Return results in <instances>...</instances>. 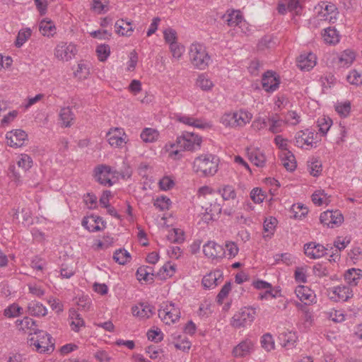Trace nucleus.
<instances>
[{
    "mask_svg": "<svg viewBox=\"0 0 362 362\" xmlns=\"http://www.w3.org/2000/svg\"><path fill=\"white\" fill-rule=\"evenodd\" d=\"M308 170L314 177H317L322 171V163L317 158H313L311 161H308Z\"/></svg>",
    "mask_w": 362,
    "mask_h": 362,
    "instance_id": "obj_44",
    "label": "nucleus"
},
{
    "mask_svg": "<svg viewBox=\"0 0 362 362\" xmlns=\"http://www.w3.org/2000/svg\"><path fill=\"white\" fill-rule=\"evenodd\" d=\"M147 337L149 340L158 342L163 339V333L159 329H150L147 332Z\"/></svg>",
    "mask_w": 362,
    "mask_h": 362,
    "instance_id": "obj_63",
    "label": "nucleus"
},
{
    "mask_svg": "<svg viewBox=\"0 0 362 362\" xmlns=\"http://www.w3.org/2000/svg\"><path fill=\"white\" fill-rule=\"evenodd\" d=\"M253 349V343L250 340L240 342L233 350V354L235 357H243L249 354Z\"/></svg>",
    "mask_w": 362,
    "mask_h": 362,
    "instance_id": "obj_22",
    "label": "nucleus"
},
{
    "mask_svg": "<svg viewBox=\"0 0 362 362\" xmlns=\"http://www.w3.org/2000/svg\"><path fill=\"white\" fill-rule=\"evenodd\" d=\"M284 122L285 124L296 125L300 122V116L295 111H289L285 116Z\"/></svg>",
    "mask_w": 362,
    "mask_h": 362,
    "instance_id": "obj_55",
    "label": "nucleus"
},
{
    "mask_svg": "<svg viewBox=\"0 0 362 362\" xmlns=\"http://www.w3.org/2000/svg\"><path fill=\"white\" fill-rule=\"evenodd\" d=\"M132 310L134 316L139 317L141 319H146L153 314L154 307L148 303H142L134 306Z\"/></svg>",
    "mask_w": 362,
    "mask_h": 362,
    "instance_id": "obj_18",
    "label": "nucleus"
},
{
    "mask_svg": "<svg viewBox=\"0 0 362 362\" xmlns=\"http://www.w3.org/2000/svg\"><path fill=\"white\" fill-rule=\"evenodd\" d=\"M30 36L31 30L30 28L20 30L16 37L15 45L17 47H21L30 38Z\"/></svg>",
    "mask_w": 362,
    "mask_h": 362,
    "instance_id": "obj_45",
    "label": "nucleus"
},
{
    "mask_svg": "<svg viewBox=\"0 0 362 362\" xmlns=\"http://www.w3.org/2000/svg\"><path fill=\"white\" fill-rule=\"evenodd\" d=\"M336 111L341 116L346 117L351 110L350 102H345L344 103L338 104L335 107Z\"/></svg>",
    "mask_w": 362,
    "mask_h": 362,
    "instance_id": "obj_57",
    "label": "nucleus"
},
{
    "mask_svg": "<svg viewBox=\"0 0 362 362\" xmlns=\"http://www.w3.org/2000/svg\"><path fill=\"white\" fill-rule=\"evenodd\" d=\"M174 184V181L169 177H164L159 182L160 187L163 190L170 189Z\"/></svg>",
    "mask_w": 362,
    "mask_h": 362,
    "instance_id": "obj_64",
    "label": "nucleus"
},
{
    "mask_svg": "<svg viewBox=\"0 0 362 362\" xmlns=\"http://www.w3.org/2000/svg\"><path fill=\"white\" fill-rule=\"evenodd\" d=\"M317 124L319 131L323 134H326L331 127L332 120L329 118L322 117L318 119Z\"/></svg>",
    "mask_w": 362,
    "mask_h": 362,
    "instance_id": "obj_54",
    "label": "nucleus"
},
{
    "mask_svg": "<svg viewBox=\"0 0 362 362\" xmlns=\"http://www.w3.org/2000/svg\"><path fill=\"white\" fill-rule=\"evenodd\" d=\"M316 56L313 53L303 54L297 58V65L300 70L309 71L316 64Z\"/></svg>",
    "mask_w": 362,
    "mask_h": 362,
    "instance_id": "obj_16",
    "label": "nucleus"
},
{
    "mask_svg": "<svg viewBox=\"0 0 362 362\" xmlns=\"http://www.w3.org/2000/svg\"><path fill=\"white\" fill-rule=\"evenodd\" d=\"M202 208L205 212L203 214L202 220L209 223L214 220L221 213V206L217 202L214 196L208 197L205 200H202Z\"/></svg>",
    "mask_w": 362,
    "mask_h": 362,
    "instance_id": "obj_5",
    "label": "nucleus"
},
{
    "mask_svg": "<svg viewBox=\"0 0 362 362\" xmlns=\"http://www.w3.org/2000/svg\"><path fill=\"white\" fill-rule=\"evenodd\" d=\"M17 163H18V167L21 168L22 169H23L25 171L31 168L33 160L29 156L25 154V155H22L21 158H20V160L18 161Z\"/></svg>",
    "mask_w": 362,
    "mask_h": 362,
    "instance_id": "obj_56",
    "label": "nucleus"
},
{
    "mask_svg": "<svg viewBox=\"0 0 362 362\" xmlns=\"http://www.w3.org/2000/svg\"><path fill=\"white\" fill-rule=\"evenodd\" d=\"M76 52L74 45L62 42L56 47L54 55L58 59L67 62L75 56Z\"/></svg>",
    "mask_w": 362,
    "mask_h": 362,
    "instance_id": "obj_9",
    "label": "nucleus"
},
{
    "mask_svg": "<svg viewBox=\"0 0 362 362\" xmlns=\"http://www.w3.org/2000/svg\"><path fill=\"white\" fill-rule=\"evenodd\" d=\"M226 255L228 258L234 257L238 252V247L234 242H228L226 243Z\"/></svg>",
    "mask_w": 362,
    "mask_h": 362,
    "instance_id": "obj_59",
    "label": "nucleus"
},
{
    "mask_svg": "<svg viewBox=\"0 0 362 362\" xmlns=\"http://www.w3.org/2000/svg\"><path fill=\"white\" fill-rule=\"evenodd\" d=\"M16 323L19 331L28 333L30 335L37 334L39 330L37 328L35 321L29 317H25L22 320H18Z\"/></svg>",
    "mask_w": 362,
    "mask_h": 362,
    "instance_id": "obj_15",
    "label": "nucleus"
},
{
    "mask_svg": "<svg viewBox=\"0 0 362 362\" xmlns=\"http://www.w3.org/2000/svg\"><path fill=\"white\" fill-rule=\"evenodd\" d=\"M96 53L100 62H105L110 54V48L108 45L102 44L97 47Z\"/></svg>",
    "mask_w": 362,
    "mask_h": 362,
    "instance_id": "obj_47",
    "label": "nucleus"
},
{
    "mask_svg": "<svg viewBox=\"0 0 362 362\" xmlns=\"http://www.w3.org/2000/svg\"><path fill=\"white\" fill-rule=\"evenodd\" d=\"M36 337H31L28 339V343L30 346L35 348L40 353L48 352L54 349V344L52 342L50 334L45 333L42 330H38Z\"/></svg>",
    "mask_w": 362,
    "mask_h": 362,
    "instance_id": "obj_4",
    "label": "nucleus"
},
{
    "mask_svg": "<svg viewBox=\"0 0 362 362\" xmlns=\"http://www.w3.org/2000/svg\"><path fill=\"white\" fill-rule=\"evenodd\" d=\"M355 57L356 55L354 52L346 50L341 54V57H339V62L344 66H348L355 59Z\"/></svg>",
    "mask_w": 362,
    "mask_h": 362,
    "instance_id": "obj_52",
    "label": "nucleus"
},
{
    "mask_svg": "<svg viewBox=\"0 0 362 362\" xmlns=\"http://www.w3.org/2000/svg\"><path fill=\"white\" fill-rule=\"evenodd\" d=\"M95 178L101 185L112 186V179L115 177L112 168L109 165H100L95 168Z\"/></svg>",
    "mask_w": 362,
    "mask_h": 362,
    "instance_id": "obj_8",
    "label": "nucleus"
},
{
    "mask_svg": "<svg viewBox=\"0 0 362 362\" xmlns=\"http://www.w3.org/2000/svg\"><path fill=\"white\" fill-rule=\"evenodd\" d=\"M295 293L299 300L304 303L305 305L313 301V292L312 291L304 286H298L295 290Z\"/></svg>",
    "mask_w": 362,
    "mask_h": 362,
    "instance_id": "obj_25",
    "label": "nucleus"
},
{
    "mask_svg": "<svg viewBox=\"0 0 362 362\" xmlns=\"http://www.w3.org/2000/svg\"><path fill=\"white\" fill-rule=\"evenodd\" d=\"M250 160L258 167H262L266 161L265 156L258 149H252L247 152Z\"/></svg>",
    "mask_w": 362,
    "mask_h": 362,
    "instance_id": "obj_32",
    "label": "nucleus"
},
{
    "mask_svg": "<svg viewBox=\"0 0 362 362\" xmlns=\"http://www.w3.org/2000/svg\"><path fill=\"white\" fill-rule=\"evenodd\" d=\"M253 286L257 289H265L266 291L263 294H260V298H268L269 297L273 298L275 297V295L272 293V285L264 281L257 280L253 282Z\"/></svg>",
    "mask_w": 362,
    "mask_h": 362,
    "instance_id": "obj_30",
    "label": "nucleus"
},
{
    "mask_svg": "<svg viewBox=\"0 0 362 362\" xmlns=\"http://www.w3.org/2000/svg\"><path fill=\"white\" fill-rule=\"evenodd\" d=\"M362 271L358 269L352 268L346 272L344 274L345 280L351 285H357L358 280L362 276Z\"/></svg>",
    "mask_w": 362,
    "mask_h": 362,
    "instance_id": "obj_33",
    "label": "nucleus"
},
{
    "mask_svg": "<svg viewBox=\"0 0 362 362\" xmlns=\"http://www.w3.org/2000/svg\"><path fill=\"white\" fill-rule=\"evenodd\" d=\"M324 40L328 44H336L339 41V35L336 29L327 28L324 30Z\"/></svg>",
    "mask_w": 362,
    "mask_h": 362,
    "instance_id": "obj_35",
    "label": "nucleus"
},
{
    "mask_svg": "<svg viewBox=\"0 0 362 362\" xmlns=\"http://www.w3.org/2000/svg\"><path fill=\"white\" fill-rule=\"evenodd\" d=\"M124 131L122 128L111 129L107 133V141L111 146L113 147H122L125 144Z\"/></svg>",
    "mask_w": 362,
    "mask_h": 362,
    "instance_id": "obj_14",
    "label": "nucleus"
},
{
    "mask_svg": "<svg viewBox=\"0 0 362 362\" xmlns=\"http://www.w3.org/2000/svg\"><path fill=\"white\" fill-rule=\"evenodd\" d=\"M178 121L189 126H193L197 128L204 129L207 124L202 123L200 119L188 116H180L177 117Z\"/></svg>",
    "mask_w": 362,
    "mask_h": 362,
    "instance_id": "obj_40",
    "label": "nucleus"
},
{
    "mask_svg": "<svg viewBox=\"0 0 362 362\" xmlns=\"http://www.w3.org/2000/svg\"><path fill=\"white\" fill-rule=\"evenodd\" d=\"M279 339L281 340V344L284 347H286L287 349H290L294 347L296 341V337L294 333H282L279 336Z\"/></svg>",
    "mask_w": 362,
    "mask_h": 362,
    "instance_id": "obj_34",
    "label": "nucleus"
},
{
    "mask_svg": "<svg viewBox=\"0 0 362 362\" xmlns=\"http://www.w3.org/2000/svg\"><path fill=\"white\" fill-rule=\"evenodd\" d=\"M327 250V247L314 242L307 243L304 245L305 255L312 259H317L323 257L327 254L326 251Z\"/></svg>",
    "mask_w": 362,
    "mask_h": 362,
    "instance_id": "obj_13",
    "label": "nucleus"
},
{
    "mask_svg": "<svg viewBox=\"0 0 362 362\" xmlns=\"http://www.w3.org/2000/svg\"><path fill=\"white\" fill-rule=\"evenodd\" d=\"M236 117L238 122V127H242L250 122L252 115L247 111L240 110L236 112Z\"/></svg>",
    "mask_w": 362,
    "mask_h": 362,
    "instance_id": "obj_42",
    "label": "nucleus"
},
{
    "mask_svg": "<svg viewBox=\"0 0 362 362\" xmlns=\"http://www.w3.org/2000/svg\"><path fill=\"white\" fill-rule=\"evenodd\" d=\"M231 290L230 282H226L218 293L216 299L218 304H222L225 298L227 297Z\"/></svg>",
    "mask_w": 362,
    "mask_h": 362,
    "instance_id": "obj_53",
    "label": "nucleus"
},
{
    "mask_svg": "<svg viewBox=\"0 0 362 362\" xmlns=\"http://www.w3.org/2000/svg\"><path fill=\"white\" fill-rule=\"evenodd\" d=\"M261 344L267 351H270L274 349V341L270 334H265L262 336Z\"/></svg>",
    "mask_w": 362,
    "mask_h": 362,
    "instance_id": "obj_50",
    "label": "nucleus"
},
{
    "mask_svg": "<svg viewBox=\"0 0 362 362\" xmlns=\"http://www.w3.org/2000/svg\"><path fill=\"white\" fill-rule=\"evenodd\" d=\"M352 291L346 286H338L334 287L333 294L335 296H332V298L337 297L338 300L346 301L352 296Z\"/></svg>",
    "mask_w": 362,
    "mask_h": 362,
    "instance_id": "obj_27",
    "label": "nucleus"
},
{
    "mask_svg": "<svg viewBox=\"0 0 362 362\" xmlns=\"http://www.w3.org/2000/svg\"><path fill=\"white\" fill-rule=\"evenodd\" d=\"M224 200L234 199L236 197L235 189L231 185H224L222 189H218Z\"/></svg>",
    "mask_w": 362,
    "mask_h": 362,
    "instance_id": "obj_48",
    "label": "nucleus"
},
{
    "mask_svg": "<svg viewBox=\"0 0 362 362\" xmlns=\"http://www.w3.org/2000/svg\"><path fill=\"white\" fill-rule=\"evenodd\" d=\"M236 119V112L225 113L221 119V122L226 127L236 128L238 124Z\"/></svg>",
    "mask_w": 362,
    "mask_h": 362,
    "instance_id": "obj_39",
    "label": "nucleus"
},
{
    "mask_svg": "<svg viewBox=\"0 0 362 362\" xmlns=\"http://www.w3.org/2000/svg\"><path fill=\"white\" fill-rule=\"evenodd\" d=\"M158 317L166 325H170L180 319V310L173 302L163 303L158 310Z\"/></svg>",
    "mask_w": 362,
    "mask_h": 362,
    "instance_id": "obj_6",
    "label": "nucleus"
},
{
    "mask_svg": "<svg viewBox=\"0 0 362 362\" xmlns=\"http://www.w3.org/2000/svg\"><path fill=\"white\" fill-rule=\"evenodd\" d=\"M70 317L72 319L71 325L72 326V329L74 331L78 332L80 327L84 326L83 320L76 310L71 311Z\"/></svg>",
    "mask_w": 362,
    "mask_h": 362,
    "instance_id": "obj_46",
    "label": "nucleus"
},
{
    "mask_svg": "<svg viewBox=\"0 0 362 362\" xmlns=\"http://www.w3.org/2000/svg\"><path fill=\"white\" fill-rule=\"evenodd\" d=\"M159 134L157 130L151 128H146L141 133V139L146 143H151L156 141Z\"/></svg>",
    "mask_w": 362,
    "mask_h": 362,
    "instance_id": "obj_37",
    "label": "nucleus"
},
{
    "mask_svg": "<svg viewBox=\"0 0 362 362\" xmlns=\"http://www.w3.org/2000/svg\"><path fill=\"white\" fill-rule=\"evenodd\" d=\"M59 118L63 127H71L74 119V113L71 108L69 107L62 108L59 112Z\"/></svg>",
    "mask_w": 362,
    "mask_h": 362,
    "instance_id": "obj_28",
    "label": "nucleus"
},
{
    "mask_svg": "<svg viewBox=\"0 0 362 362\" xmlns=\"http://www.w3.org/2000/svg\"><path fill=\"white\" fill-rule=\"evenodd\" d=\"M164 38L166 42L169 43L170 45L171 43L177 42V33L175 30L172 28H168L164 30L163 32Z\"/></svg>",
    "mask_w": 362,
    "mask_h": 362,
    "instance_id": "obj_60",
    "label": "nucleus"
},
{
    "mask_svg": "<svg viewBox=\"0 0 362 362\" xmlns=\"http://www.w3.org/2000/svg\"><path fill=\"white\" fill-rule=\"evenodd\" d=\"M115 28L116 33L123 36H131L134 30L132 23L124 19L117 21Z\"/></svg>",
    "mask_w": 362,
    "mask_h": 362,
    "instance_id": "obj_23",
    "label": "nucleus"
},
{
    "mask_svg": "<svg viewBox=\"0 0 362 362\" xmlns=\"http://www.w3.org/2000/svg\"><path fill=\"white\" fill-rule=\"evenodd\" d=\"M167 239L170 243H181L184 241V232L179 228H173L168 231Z\"/></svg>",
    "mask_w": 362,
    "mask_h": 362,
    "instance_id": "obj_36",
    "label": "nucleus"
},
{
    "mask_svg": "<svg viewBox=\"0 0 362 362\" xmlns=\"http://www.w3.org/2000/svg\"><path fill=\"white\" fill-rule=\"evenodd\" d=\"M28 135L22 129H15L6 133L7 144L13 148L21 147L26 140Z\"/></svg>",
    "mask_w": 362,
    "mask_h": 362,
    "instance_id": "obj_11",
    "label": "nucleus"
},
{
    "mask_svg": "<svg viewBox=\"0 0 362 362\" xmlns=\"http://www.w3.org/2000/svg\"><path fill=\"white\" fill-rule=\"evenodd\" d=\"M266 197V194L258 187L254 188L250 192V198L256 204L262 203Z\"/></svg>",
    "mask_w": 362,
    "mask_h": 362,
    "instance_id": "obj_49",
    "label": "nucleus"
},
{
    "mask_svg": "<svg viewBox=\"0 0 362 362\" xmlns=\"http://www.w3.org/2000/svg\"><path fill=\"white\" fill-rule=\"evenodd\" d=\"M219 159L214 155L205 154L195 158L193 168L204 176H212L218 171Z\"/></svg>",
    "mask_w": 362,
    "mask_h": 362,
    "instance_id": "obj_1",
    "label": "nucleus"
},
{
    "mask_svg": "<svg viewBox=\"0 0 362 362\" xmlns=\"http://www.w3.org/2000/svg\"><path fill=\"white\" fill-rule=\"evenodd\" d=\"M256 314L255 308L245 307L233 315L231 325L235 328H240L250 325L254 321Z\"/></svg>",
    "mask_w": 362,
    "mask_h": 362,
    "instance_id": "obj_7",
    "label": "nucleus"
},
{
    "mask_svg": "<svg viewBox=\"0 0 362 362\" xmlns=\"http://www.w3.org/2000/svg\"><path fill=\"white\" fill-rule=\"evenodd\" d=\"M347 81L353 85H361L362 84V74L356 70H352L349 72L346 76Z\"/></svg>",
    "mask_w": 362,
    "mask_h": 362,
    "instance_id": "obj_51",
    "label": "nucleus"
},
{
    "mask_svg": "<svg viewBox=\"0 0 362 362\" xmlns=\"http://www.w3.org/2000/svg\"><path fill=\"white\" fill-rule=\"evenodd\" d=\"M268 122H270L269 131L273 134L279 133L282 131L283 124H285L284 120L280 119L278 114L269 117Z\"/></svg>",
    "mask_w": 362,
    "mask_h": 362,
    "instance_id": "obj_31",
    "label": "nucleus"
},
{
    "mask_svg": "<svg viewBox=\"0 0 362 362\" xmlns=\"http://www.w3.org/2000/svg\"><path fill=\"white\" fill-rule=\"evenodd\" d=\"M277 220L274 217L267 218L264 222V230L266 232L273 233L276 226Z\"/></svg>",
    "mask_w": 362,
    "mask_h": 362,
    "instance_id": "obj_61",
    "label": "nucleus"
},
{
    "mask_svg": "<svg viewBox=\"0 0 362 362\" xmlns=\"http://www.w3.org/2000/svg\"><path fill=\"white\" fill-rule=\"evenodd\" d=\"M314 133L305 129L296 133L295 136V145L298 147H303V145L313 146Z\"/></svg>",
    "mask_w": 362,
    "mask_h": 362,
    "instance_id": "obj_19",
    "label": "nucleus"
},
{
    "mask_svg": "<svg viewBox=\"0 0 362 362\" xmlns=\"http://www.w3.org/2000/svg\"><path fill=\"white\" fill-rule=\"evenodd\" d=\"M27 312L32 316L41 317L47 314V308L41 303L34 300L28 304Z\"/></svg>",
    "mask_w": 362,
    "mask_h": 362,
    "instance_id": "obj_24",
    "label": "nucleus"
},
{
    "mask_svg": "<svg viewBox=\"0 0 362 362\" xmlns=\"http://www.w3.org/2000/svg\"><path fill=\"white\" fill-rule=\"evenodd\" d=\"M113 259L119 264H124L130 261L131 255L126 250L119 249L115 252Z\"/></svg>",
    "mask_w": 362,
    "mask_h": 362,
    "instance_id": "obj_38",
    "label": "nucleus"
},
{
    "mask_svg": "<svg viewBox=\"0 0 362 362\" xmlns=\"http://www.w3.org/2000/svg\"><path fill=\"white\" fill-rule=\"evenodd\" d=\"M223 19L230 27L240 26L243 23V16L240 11H232L223 16Z\"/></svg>",
    "mask_w": 362,
    "mask_h": 362,
    "instance_id": "obj_21",
    "label": "nucleus"
},
{
    "mask_svg": "<svg viewBox=\"0 0 362 362\" xmlns=\"http://www.w3.org/2000/svg\"><path fill=\"white\" fill-rule=\"evenodd\" d=\"M202 142V138L198 135L185 132L177 138L176 143L173 146H176L182 150L193 151L200 148Z\"/></svg>",
    "mask_w": 362,
    "mask_h": 362,
    "instance_id": "obj_3",
    "label": "nucleus"
},
{
    "mask_svg": "<svg viewBox=\"0 0 362 362\" xmlns=\"http://www.w3.org/2000/svg\"><path fill=\"white\" fill-rule=\"evenodd\" d=\"M262 83L263 88L267 92H273L277 89L279 81L272 71H267L262 77Z\"/></svg>",
    "mask_w": 362,
    "mask_h": 362,
    "instance_id": "obj_17",
    "label": "nucleus"
},
{
    "mask_svg": "<svg viewBox=\"0 0 362 362\" xmlns=\"http://www.w3.org/2000/svg\"><path fill=\"white\" fill-rule=\"evenodd\" d=\"M282 165L287 170L293 171L296 168V161L291 151H285L281 156Z\"/></svg>",
    "mask_w": 362,
    "mask_h": 362,
    "instance_id": "obj_29",
    "label": "nucleus"
},
{
    "mask_svg": "<svg viewBox=\"0 0 362 362\" xmlns=\"http://www.w3.org/2000/svg\"><path fill=\"white\" fill-rule=\"evenodd\" d=\"M222 277L220 271L216 270L204 276L202 279V285L206 288H212L218 284L219 279Z\"/></svg>",
    "mask_w": 362,
    "mask_h": 362,
    "instance_id": "obj_20",
    "label": "nucleus"
},
{
    "mask_svg": "<svg viewBox=\"0 0 362 362\" xmlns=\"http://www.w3.org/2000/svg\"><path fill=\"white\" fill-rule=\"evenodd\" d=\"M196 84L204 91L211 90L214 86L213 82L204 74H202L198 76Z\"/></svg>",
    "mask_w": 362,
    "mask_h": 362,
    "instance_id": "obj_41",
    "label": "nucleus"
},
{
    "mask_svg": "<svg viewBox=\"0 0 362 362\" xmlns=\"http://www.w3.org/2000/svg\"><path fill=\"white\" fill-rule=\"evenodd\" d=\"M189 55L192 64L199 70L206 69L211 61L205 46L199 42H194L190 45Z\"/></svg>",
    "mask_w": 362,
    "mask_h": 362,
    "instance_id": "obj_2",
    "label": "nucleus"
},
{
    "mask_svg": "<svg viewBox=\"0 0 362 362\" xmlns=\"http://www.w3.org/2000/svg\"><path fill=\"white\" fill-rule=\"evenodd\" d=\"M214 196L213 189L209 186H203L198 190L199 198L202 197V200H205L208 197Z\"/></svg>",
    "mask_w": 362,
    "mask_h": 362,
    "instance_id": "obj_62",
    "label": "nucleus"
},
{
    "mask_svg": "<svg viewBox=\"0 0 362 362\" xmlns=\"http://www.w3.org/2000/svg\"><path fill=\"white\" fill-rule=\"evenodd\" d=\"M40 31L44 36H49L53 35L55 30V26L52 21L42 20L39 25Z\"/></svg>",
    "mask_w": 362,
    "mask_h": 362,
    "instance_id": "obj_43",
    "label": "nucleus"
},
{
    "mask_svg": "<svg viewBox=\"0 0 362 362\" xmlns=\"http://www.w3.org/2000/svg\"><path fill=\"white\" fill-rule=\"evenodd\" d=\"M98 220L101 221L102 218L100 216L91 215L87 218H84L82 221V225L88 230L95 232L100 230L102 228L98 225Z\"/></svg>",
    "mask_w": 362,
    "mask_h": 362,
    "instance_id": "obj_26",
    "label": "nucleus"
},
{
    "mask_svg": "<svg viewBox=\"0 0 362 362\" xmlns=\"http://www.w3.org/2000/svg\"><path fill=\"white\" fill-rule=\"evenodd\" d=\"M170 204V200L168 198L160 197H158L154 202V206L160 209L161 211L168 209Z\"/></svg>",
    "mask_w": 362,
    "mask_h": 362,
    "instance_id": "obj_58",
    "label": "nucleus"
},
{
    "mask_svg": "<svg viewBox=\"0 0 362 362\" xmlns=\"http://www.w3.org/2000/svg\"><path fill=\"white\" fill-rule=\"evenodd\" d=\"M203 252L209 258L221 259L226 255V250L223 246L217 244L214 241H209L203 246Z\"/></svg>",
    "mask_w": 362,
    "mask_h": 362,
    "instance_id": "obj_10",
    "label": "nucleus"
},
{
    "mask_svg": "<svg viewBox=\"0 0 362 362\" xmlns=\"http://www.w3.org/2000/svg\"><path fill=\"white\" fill-rule=\"evenodd\" d=\"M320 221L322 224L333 228L334 225H340L344 221V217L338 211H327L320 214Z\"/></svg>",
    "mask_w": 362,
    "mask_h": 362,
    "instance_id": "obj_12",
    "label": "nucleus"
}]
</instances>
